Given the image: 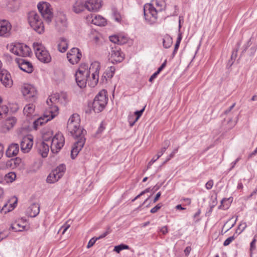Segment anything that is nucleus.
<instances>
[{
	"label": "nucleus",
	"mask_w": 257,
	"mask_h": 257,
	"mask_svg": "<svg viewBox=\"0 0 257 257\" xmlns=\"http://www.w3.org/2000/svg\"><path fill=\"white\" fill-rule=\"evenodd\" d=\"M80 116L74 113L70 116L67 122V128L75 140L73 145H84L85 143L84 135L86 132L80 128Z\"/></svg>",
	"instance_id": "1"
},
{
	"label": "nucleus",
	"mask_w": 257,
	"mask_h": 257,
	"mask_svg": "<svg viewBox=\"0 0 257 257\" xmlns=\"http://www.w3.org/2000/svg\"><path fill=\"white\" fill-rule=\"evenodd\" d=\"M155 2L157 6L160 7L158 10L151 4L145 5L144 8L145 18L151 24L155 23L158 18V12L162 11L165 5L163 0H155Z\"/></svg>",
	"instance_id": "2"
},
{
	"label": "nucleus",
	"mask_w": 257,
	"mask_h": 257,
	"mask_svg": "<svg viewBox=\"0 0 257 257\" xmlns=\"http://www.w3.org/2000/svg\"><path fill=\"white\" fill-rule=\"evenodd\" d=\"M107 101L106 91L104 90L100 91L95 97L91 104L93 111L96 113L102 111L105 108Z\"/></svg>",
	"instance_id": "3"
},
{
	"label": "nucleus",
	"mask_w": 257,
	"mask_h": 257,
	"mask_svg": "<svg viewBox=\"0 0 257 257\" xmlns=\"http://www.w3.org/2000/svg\"><path fill=\"white\" fill-rule=\"evenodd\" d=\"M28 19L30 25L34 31L40 34L44 32V26L42 19L35 11L29 13Z\"/></svg>",
	"instance_id": "4"
},
{
	"label": "nucleus",
	"mask_w": 257,
	"mask_h": 257,
	"mask_svg": "<svg viewBox=\"0 0 257 257\" xmlns=\"http://www.w3.org/2000/svg\"><path fill=\"white\" fill-rule=\"evenodd\" d=\"M9 47L10 52L16 55L26 57L31 55V50L27 45L22 43L11 44Z\"/></svg>",
	"instance_id": "5"
},
{
	"label": "nucleus",
	"mask_w": 257,
	"mask_h": 257,
	"mask_svg": "<svg viewBox=\"0 0 257 257\" xmlns=\"http://www.w3.org/2000/svg\"><path fill=\"white\" fill-rule=\"evenodd\" d=\"M37 7L42 17L48 23H50L53 18L50 5L47 2H40L38 4Z\"/></svg>",
	"instance_id": "6"
},
{
	"label": "nucleus",
	"mask_w": 257,
	"mask_h": 257,
	"mask_svg": "<svg viewBox=\"0 0 257 257\" xmlns=\"http://www.w3.org/2000/svg\"><path fill=\"white\" fill-rule=\"evenodd\" d=\"M124 58V55L121 51L120 48L118 46H111L109 52V60L113 64L120 63Z\"/></svg>",
	"instance_id": "7"
},
{
	"label": "nucleus",
	"mask_w": 257,
	"mask_h": 257,
	"mask_svg": "<svg viewBox=\"0 0 257 257\" xmlns=\"http://www.w3.org/2000/svg\"><path fill=\"white\" fill-rule=\"evenodd\" d=\"M54 110L55 112H53L52 110L50 111L49 113L50 115L44 114L43 117H41L38 118L37 120H35L33 122V127L35 130H37L38 126L40 125H42L46 122H47L48 121L52 119L56 115V113L58 110V107L56 106H55L54 107Z\"/></svg>",
	"instance_id": "8"
},
{
	"label": "nucleus",
	"mask_w": 257,
	"mask_h": 257,
	"mask_svg": "<svg viewBox=\"0 0 257 257\" xmlns=\"http://www.w3.org/2000/svg\"><path fill=\"white\" fill-rule=\"evenodd\" d=\"M88 76V70L79 69L76 72L75 75L76 82L80 88H84L86 86Z\"/></svg>",
	"instance_id": "9"
},
{
	"label": "nucleus",
	"mask_w": 257,
	"mask_h": 257,
	"mask_svg": "<svg viewBox=\"0 0 257 257\" xmlns=\"http://www.w3.org/2000/svg\"><path fill=\"white\" fill-rule=\"evenodd\" d=\"M22 92L27 99H30V101H34L37 94L36 88L33 85L28 84L24 85Z\"/></svg>",
	"instance_id": "10"
},
{
	"label": "nucleus",
	"mask_w": 257,
	"mask_h": 257,
	"mask_svg": "<svg viewBox=\"0 0 257 257\" xmlns=\"http://www.w3.org/2000/svg\"><path fill=\"white\" fill-rule=\"evenodd\" d=\"M82 54L77 48H72L67 54V58L72 64H77L81 58Z\"/></svg>",
	"instance_id": "11"
},
{
	"label": "nucleus",
	"mask_w": 257,
	"mask_h": 257,
	"mask_svg": "<svg viewBox=\"0 0 257 257\" xmlns=\"http://www.w3.org/2000/svg\"><path fill=\"white\" fill-rule=\"evenodd\" d=\"M0 81L6 87H11L13 85L11 74L5 69L0 71Z\"/></svg>",
	"instance_id": "12"
},
{
	"label": "nucleus",
	"mask_w": 257,
	"mask_h": 257,
	"mask_svg": "<svg viewBox=\"0 0 257 257\" xmlns=\"http://www.w3.org/2000/svg\"><path fill=\"white\" fill-rule=\"evenodd\" d=\"M12 25L5 20H0V36L8 37L10 36Z\"/></svg>",
	"instance_id": "13"
},
{
	"label": "nucleus",
	"mask_w": 257,
	"mask_h": 257,
	"mask_svg": "<svg viewBox=\"0 0 257 257\" xmlns=\"http://www.w3.org/2000/svg\"><path fill=\"white\" fill-rule=\"evenodd\" d=\"M15 60L20 69L23 71L28 73H31L33 72V67L32 63L29 61L23 59L19 58H16Z\"/></svg>",
	"instance_id": "14"
},
{
	"label": "nucleus",
	"mask_w": 257,
	"mask_h": 257,
	"mask_svg": "<svg viewBox=\"0 0 257 257\" xmlns=\"http://www.w3.org/2000/svg\"><path fill=\"white\" fill-rule=\"evenodd\" d=\"M101 0H87L86 1V9L89 12H97L102 7Z\"/></svg>",
	"instance_id": "15"
},
{
	"label": "nucleus",
	"mask_w": 257,
	"mask_h": 257,
	"mask_svg": "<svg viewBox=\"0 0 257 257\" xmlns=\"http://www.w3.org/2000/svg\"><path fill=\"white\" fill-rule=\"evenodd\" d=\"M37 58L41 62L45 63H49L51 61V57L48 51L43 49L36 53V55Z\"/></svg>",
	"instance_id": "16"
},
{
	"label": "nucleus",
	"mask_w": 257,
	"mask_h": 257,
	"mask_svg": "<svg viewBox=\"0 0 257 257\" xmlns=\"http://www.w3.org/2000/svg\"><path fill=\"white\" fill-rule=\"evenodd\" d=\"M86 1L83 0H77L76 1L73 7V11L77 14L83 12L86 9Z\"/></svg>",
	"instance_id": "17"
},
{
	"label": "nucleus",
	"mask_w": 257,
	"mask_h": 257,
	"mask_svg": "<svg viewBox=\"0 0 257 257\" xmlns=\"http://www.w3.org/2000/svg\"><path fill=\"white\" fill-rule=\"evenodd\" d=\"M40 212V205L37 203H33L27 209V213L32 217H36Z\"/></svg>",
	"instance_id": "18"
},
{
	"label": "nucleus",
	"mask_w": 257,
	"mask_h": 257,
	"mask_svg": "<svg viewBox=\"0 0 257 257\" xmlns=\"http://www.w3.org/2000/svg\"><path fill=\"white\" fill-rule=\"evenodd\" d=\"M91 19L92 23L95 25L99 26H105L106 23L105 19L100 15H91Z\"/></svg>",
	"instance_id": "19"
},
{
	"label": "nucleus",
	"mask_w": 257,
	"mask_h": 257,
	"mask_svg": "<svg viewBox=\"0 0 257 257\" xmlns=\"http://www.w3.org/2000/svg\"><path fill=\"white\" fill-rule=\"evenodd\" d=\"M115 71V68L114 66L108 67L104 72L101 78V80L104 82L105 80V81L106 82L107 79H111L113 76Z\"/></svg>",
	"instance_id": "20"
},
{
	"label": "nucleus",
	"mask_w": 257,
	"mask_h": 257,
	"mask_svg": "<svg viewBox=\"0 0 257 257\" xmlns=\"http://www.w3.org/2000/svg\"><path fill=\"white\" fill-rule=\"evenodd\" d=\"M42 164L43 161L41 159H36L30 166L29 168V172L30 173L37 172L41 168Z\"/></svg>",
	"instance_id": "21"
},
{
	"label": "nucleus",
	"mask_w": 257,
	"mask_h": 257,
	"mask_svg": "<svg viewBox=\"0 0 257 257\" xmlns=\"http://www.w3.org/2000/svg\"><path fill=\"white\" fill-rule=\"evenodd\" d=\"M65 139L61 133L56 134L52 139L51 145H64Z\"/></svg>",
	"instance_id": "22"
},
{
	"label": "nucleus",
	"mask_w": 257,
	"mask_h": 257,
	"mask_svg": "<svg viewBox=\"0 0 257 257\" xmlns=\"http://www.w3.org/2000/svg\"><path fill=\"white\" fill-rule=\"evenodd\" d=\"M19 146H9L6 150V154L8 157H12L16 156L19 151Z\"/></svg>",
	"instance_id": "23"
},
{
	"label": "nucleus",
	"mask_w": 257,
	"mask_h": 257,
	"mask_svg": "<svg viewBox=\"0 0 257 257\" xmlns=\"http://www.w3.org/2000/svg\"><path fill=\"white\" fill-rule=\"evenodd\" d=\"M9 161L11 164V168L12 169L17 168L21 169L23 167V163L22 159L19 157H17L15 159H11L9 160Z\"/></svg>",
	"instance_id": "24"
},
{
	"label": "nucleus",
	"mask_w": 257,
	"mask_h": 257,
	"mask_svg": "<svg viewBox=\"0 0 257 257\" xmlns=\"http://www.w3.org/2000/svg\"><path fill=\"white\" fill-rule=\"evenodd\" d=\"M60 43L58 44V49L61 53L66 51L68 49V41L64 38H61Z\"/></svg>",
	"instance_id": "25"
},
{
	"label": "nucleus",
	"mask_w": 257,
	"mask_h": 257,
	"mask_svg": "<svg viewBox=\"0 0 257 257\" xmlns=\"http://www.w3.org/2000/svg\"><path fill=\"white\" fill-rule=\"evenodd\" d=\"M17 119L15 117H11L6 118L4 123V127L8 131L13 127L16 123Z\"/></svg>",
	"instance_id": "26"
},
{
	"label": "nucleus",
	"mask_w": 257,
	"mask_h": 257,
	"mask_svg": "<svg viewBox=\"0 0 257 257\" xmlns=\"http://www.w3.org/2000/svg\"><path fill=\"white\" fill-rule=\"evenodd\" d=\"M61 178L54 170H53L47 177L46 181L48 183H54Z\"/></svg>",
	"instance_id": "27"
},
{
	"label": "nucleus",
	"mask_w": 257,
	"mask_h": 257,
	"mask_svg": "<svg viewBox=\"0 0 257 257\" xmlns=\"http://www.w3.org/2000/svg\"><path fill=\"white\" fill-rule=\"evenodd\" d=\"M172 38L168 34H166L163 39V47L166 49L169 48L172 46Z\"/></svg>",
	"instance_id": "28"
},
{
	"label": "nucleus",
	"mask_w": 257,
	"mask_h": 257,
	"mask_svg": "<svg viewBox=\"0 0 257 257\" xmlns=\"http://www.w3.org/2000/svg\"><path fill=\"white\" fill-rule=\"evenodd\" d=\"M100 69V63L97 61H94L92 62L89 67V69L88 71V75H90L91 73L93 72H99Z\"/></svg>",
	"instance_id": "29"
},
{
	"label": "nucleus",
	"mask_w": 257,
	"mask_h": 257,
	"mask_svg": "<svg viewBox=\"0 0 257 257\" xmlns=\"http://www.w3.org/2000/svg\"><path fill=\"white\" fill-rule=\"evenodd\" d=\"M49 146H39L38 148L39 153L43 158H46L48 156L49 151Z\"/></svg>",
	"instance_id": "30"
},
{
	"label": "nucleus",
	"mask_w": 257,
	"mask_h": 257,
	"mask_svg": "<svg viewBox=\"0 0 257 257\" xmlns=\"http://www.w3.org/2000/svg\"><path fill=\"white\" fill-rule=\"evenodd\" d=\"M25 225L21 224L19 221L15 222L12 224L11 228L15 231H22L25 229Z\"/></svg>",
	"instance_id": "31"
},
{
	"label": "nucleus",
	"mask_w": 257,
	"mask_h": 257,
	"mask_svg": "<svg viewBox=\"0 0 257 257\" xmlns=\"http://www.w3.org/2000/svg\"><path fill=\"white\" fill-rule=\"evenodd\" d=\"M20 145H33V138L32 136L28 135L24 137L21 141Z\"/></svg>",
	"instance_id": "32"
},
{
	"label": "nucleus",
	"mask_w": 257,
	"mask_h": 257,
	"mask_svg": "<svg viewBox=\"0 0 257 257\" xmlns=\"http://www.w3.org/2000/svg\"><path fill=\"white\" fill-rule=\"evenodd\" d=\"M35 110V106L33 104H29L26 105L23 110L24 113L25 115L29 116L32 114Z\"/></svg>",
	"instance_id": "33"
},
{
	"label": "nucleus",
	"mask_w": 257,
	"mask_h": 257,
	"mask_svg": "<svg viewBox=\"0 0 257 257\" xmlns=\"http://www.w3.org/2000/svg\"><path fill=\"white\" fill-rule=\"evenodd\" d=\"M83 147V146H74L71 151V157L72 159H75L77 157Z\"/></svg>",
	"instance_id": "34"
},
{
	"label": "nucleus",
	"mask_w": 257,
	"mask_h": 257,
	"mask_svg": "<svg viewBox=\"0 0 257 257\" xmlns=\"http://www.w3.org/2000/svg\"><path fill=\"white\" fill-rule=\"evenodd\" d=\"M58 175L62 177L66 170L65 165L63 164L59 165L54 170Z\"/></svg>",
	"instance_id": "35"
},
{
	"label": "nucleus",
	"mask_w": 257,
	"mask_h": 257,
	"mask_svg": "<svg viewBox=\"0 0 257 257\" xmlns=\"http://www.w3.org/2000/svg\"><path fill=\"white\" fill-rule=\"evenodd\" d=\"M145 106L144 108H143L142 109L135 111V113L133 114V115H135L136 116L135 120L133 121L130 120L131 122V123L132 125H134L135 123L138 121V120L139 119V118L142 115L143 112L145 110Z\"/></svg>",
	"instance_id": "36"
},
{
	"label": "nucleus",
	"mask_w": 257,
	"mask_h": 257,
	"mask_svg": "<svg viewBox=\"0 0 257 257\" xmlns=\"http://www.w3.org/2000/svg\"><path fill=\"white\" fill-rule=\"evenodd\" d=\"M9 112L8 107L6 105L0 106V119L5 118Z\"/></svg>",
	"instance_id": "37"
},
{
	"label": "nucleus",
	"mask_w": 257,
	"mask_h": 257,
	"mask_svg": "<svg viewBox=\"0 0 257 257\" xmlns=\"http://www.w3.org/2000/svg\"><path fill=\"white\" fill-rule=\"evenodd\" d=\"M112 16L115 21L117 22H120L121 20V17L120 14L118 12L117 9L115 7H113L111 9Z\"/></svg>",
	"instance_id": "38"
},
{
	"label": "nucleus",
	"mask_w": 257,
	"mask_h": 257,
	"mask_svg": "<svg viewBox=\"0 0 257 257\" xmlns=\"http://www.w3.org/2000/svg\"><path fill=\"white\" fill-rule=\"evenodd\" d=\"M91 73V78L92 79L91 85L93 87L95 86L98 83L99 80V72H93Z\"/></svg>",
	"instance_id": "39"
},
{
	"label": "nucleus",
	"mask_w": 257,
	"mask_h": 257,
	"mask_svg": "<svg viewBox=\"0 0 257 257\" xmlns=\"http://www.w3.org/2000/svg\"><path fill=\"white\" fill-rule=\"evenodd\" d=\"M247 227V225L246 222H241L238 226L237 229H236L235 235H238L240 234Z\"/></svg>",
	"instance_id": "40"
},
{
	"label": "nucleus",
	"mask_w": 257,
	"mask_h": 257,
	"mask_svg": "<svg viewBox=\"0 0 257 257\" xmlns=\"http://www.w3.org/2000/svg\"><path fill=\"white\" fill-rule=\"evenodd\" d=\"M16 178V175L14 172H10L5 175V180L7 182H12Z\"/></svg>",
	"instance_id": "41"
},
{
	"label": "nucleus",
	"mask_w": 257,
	"mask_h": 257,
	"mask_svg": "<svg viewBox=\"0 0 257 257\" xmlns=\"http://www.w3.org/2000/svg\"><path fill=\"white\" fill-rule=\"evenodd\" d=\"M118 35L119 38L118 45H123L128 42V38L126 36L123 34H119Z\"/></svg>",
	"instance_id": "42"
},
{
	"label": "nucleus",
	"mask_w": 257,
	"mask_h": 257,
	"mask_svg": "<svg viewBox=\"0 0 257 257\" xmlns=\"http://www.w3.org/2000/svg\"><path fill=\"white\" fill-rule=\"evenodd\" d=\"M128 248L129 246L127 245L124 244H120L118 245L115 246L113 250L117 253H119L121 250L123 249H127Z\"/></svg>",
	"instance_id": "43"
},
{
	"label": "nucleus",
	"mask_w": 257,
	"mask_h": 257,
	"mask_svg": "<svg viewBox=\"0 0 257 257\" xmlns=\"http://www.w3.org/2000/svg\"><path fill=\"white\" fill-rule=\"evenodd\" d=\"M33 48L35 52V54L36 55V53L40 52L42 50H43V47L41 45V44H40L39 43H33Z\"/></svg>",
	"instance_id": "44"
},
{
	"label": "nucleus",
	"mask_w": 257,
	"mask_h": 257,
	"mask_svg": "<svg viewBox=\"0 0 257 257\" xmlns=\"http://www.w3.org/2000/svg\"><path fill=\"white\" fill-rule=\"evenodd\" d=\"M9 168H11L9 160L7 162H0V170H6Z\"/></svg>",
	"instance_id": "45"
},
{
	"label": "nucleus",
	"mask_w": 257,
	"mask_h": 257,
	"mask_svg": "<svg viewBox=\"0 0 257 257\" xmlns=\"http://www.w3.org/2000/svg\"><path fill=\"white\" fill-rule=\"evenodd\" d=\"M237 237V235H235V233H234V234L230 236L229 237L227 238L223 242V245L224 246H227L236 237Z\"/></svg>",
	"instance_id": "46"
},
{
	"label": "nucleus",
	"mask_w": 257,
	"mask_h": 257,
	"mask_svg": "<svg viewBox=\"0 0 257 257\" xmlns=\"http://www.w3.org/2000/svg\"><path fill=\"white\" fill-rule=\"evenodd\" d=\"M50 135H51V133H50ZM49 134H44L43 136V141L41 143V145H47L46 142H52V138H51V136H49Z\"/></svg>",
	"instance_id": "47"
},
{
	"label": "nucleus",
	"mask_w": 257,
	"mask_h": 257,
	"mask_svg": "<svg viewBox=\"0 0 257 257\" xmlns=\"http://www.w3.org/2000/svg\"><path fill=\"white\" fill-rule=\"evenodd\" d=\"M109 40L114 43V46L116 45L115 44H117L118 45V41H119V38H118V35H114L112 36H110L109 37Z\"/></svg>",
	"instance_id": "48"
},
{
	"label": "nucleus",
	"mask_w": 257,
	"mask_h": 257,
	"mask_svg": "<svg viewBox=\"0 0 257 257\" xmlns=\"http://www.w3.org/2000/svg\"><path fill=\"white\" fill-rule=\"evenodd\" d=\"M63 146H50L51 152L53 154H56L59 152Z\"/></svg>",
	"instance_id": "49"
},
{
	"label": "nucleus",
	"mask_w": 257,
	"mask_h": 257,
	"mask_svg": "<svg viewBox=\"0 0 257 257\" xmlns=\"http://www.w3.org/2000/svg\"><path fill=\"white\" fill-rule=\"evenodd\" d=\"M178 148H177L175 149L169 155L168 157L166 159V161L164 162V163H166L168 161H169L171 158L174 157L175 154L178 152Z\"/></svg>",
	"instance_id": "50"
},
{
	"label": "nucleus",
	"mask_w": 257,
	"mask_h": 257,
	"mask_svg": "<svg viewBox=\"0 0 257 257\" xmlns=\"http://www.w3.org/2000/svg\"><path fill=\"white\" fill-rule=\"evenodd\" d=\"M32 146H21V150L25 153H28L32 149Z\"/></svg>",
	"instance_id": "51"
},
{
	"label": "nucleus",
	"mask_w": 257,
	"mask_h": 257,
	"mask_svg": "<svg viewBox=\"0 0 257 257\" xmlns=\"http://www.w3.org/2000/svg\"><path fill=\"white\" fill-rule=\"evenodd\" d=\"M70 224L68 223V222H66L62 226L60 230H62V233L64 234L67 230L69 228Z\"/></svg>",
	"instance_id": "52"
},
{
	"label": "nucleus",
	"mask_w": 257,
	"mask_h": 257,
	"mask_svg": "<svg viewBox=\"0 0 257 257\" xmlns=\"http://www.w3.org/2000/svg\"><path fill=\"white\" fill-rule=\"evenodd\" d=\"M213 185V181L212 180H209L205 184V187L207 189H211Z\"/></svg>",
	"instance_id": "53"
},
{
	"label": "nucleus",
	"mask_w": 257,
	"mask_h": 257,
	"mask_svg": "<svg viewBox=\"0 0 257 257\" xmlns=\"http://www.w3.org/2000/svg\"><path fill=\"white\" fill-rule=\"evenodd\" d=\"M162 204H158L157 205H156L154 207L151 209V212L152 213H154L157 212V211L161 208L162 207Z\"/></svg>",
	"instance_id": "54"
},
{
	"label": "nucleus",
	"mask_w": 257,
	"mask_h": 257,
	"mask_svg": "<svg viewBox=\"0 0 257 257\" xmlns=\"http://www.w3.org/2000/svg\"><path fill=\"white\" fill-rule=\"evenodd\" d=\"M97 240V238H92L88 242L87 244V248L91 247L93 245V244L95 243L96 241Z\"/></svg>",
	"instance_id": "55"
},
{
	"label": "nucleus",
	"mask_w": 257,
	"mask_h": 257,
	"mask_svg": "<svg viewBox=\"0 0 257 257\" xmlns=\"http://www.w3.org/2000/svg\"><path fill=\"white\" fill-rule=\"evenodd\" d=\"M217 203V196H215V197L213 199H212V203L210 204V210H212V208L216 205Z\"/></svg>",
	"instance_id": "56"
},
{
	"label": "nucleus",
	"mask_w": 257,
	"mask_h": 257,
	"mask_svg": "<svg viewBox=\"0 0 257 257\" xmlns=\"http://www.w3.org/2000/svg\"><path fill=\"white\" fill-rule=\"evenodd\" d=\"M228 199H227V198H224L222 199V200L221 201V204L218 206V208L220 209H225L226 208H227V207H226V208H225V206L224 205H223V203L228 200Z\"/></svg>",
	"instance_id": "57"
},
{
	"label": "nucleus",
	"mask_w": 257,
	"mask_h": 257,
	"mask_svg": "<svg viewBox=\"0 0 257 257\" xmlns=\"http://www.w3.org/2000/svg\"><path fill=\"white\" fill-rule=\"evenodd\" d=\"M167 63V60H166L162 64V65L158 68L157 70L158 73H160L161 71L165 68V67Z\"/></svg>",
	"instance_id": "58"
},
{
	"label": "nucleus",
	"mask_w": 257,
	"mask_h": 257,
	"mask_svg": "<svg viewBox=\"0 0 257 257\" xmlns=\"http://www.w3.org/2000/svg\"><path fill=\"white\" fill-rule=\"evenodd\" d=\"M237 54V49L234 50L232 51V55H231V58H230V59H231V61L235 60V59L236 58Z\"/></svg>",
	"instance_id": "59"
},
{
	"label": "nucleus",
	"mask_w": 257,
	"mask_h": 257,
	"mask_svg": "<svg viewBox=\"0 0 257 257\" xmlns=\"http://www.w3.org/2000/svg\"><path fill=\"white\" fill-rule=\"evenodd\" d=\"M240 160V158L238 157L237 158L234 162H232L231 163V167L229 169V171L231 170L235 166L236 163Z\"/></svg>",
	"instance_id": "60"
},
{
	"label": "nucleus",
	"mask_w": 257,
	"mask_h": 257,
	"mask_svg": "<svg viewBox=\"0 0 257 257\" xmlns=\"http://www.w3.org/2000/svg\"><path fill=\"white\" fill-rule=\"evenodd\" d=\"M135 117H136L135 115H133V114L129 115L128 116V121L130 125L131 126H133L134 125L131 124V122L130 120H133V121L134 120Z\"/></svg>",
	"instance_id": "61"
},
{
	"label": "nucleus",
	"mask_w": 257,
	"mask_h": 257,
	"mask_svg": "<svg viewBox=\"0 0 257 257\" xmlns=\"http://www.w3.org/2000/svg\"><path fill=\"white\" fill-rule=\"evenodd\" d=\"M160 231L163 234H165L168 232V228L167 226H164L161 227L160 229Z\"/></svg>",
	"instance_id": "62"
},
{
	"label": "nucleus",
	"mask_w": 257,
	"mask_h": 257,
	"mask_svg": "<svg viewBox=\"0 0 257 257\" xmlns=\"http://www.w3.org/2000/svg\"><path fill=\"white\" fill-rule=\"evenodd\" d=\"M159 74L157 71L155 72L149 78V81L152 82L153 80L157 77V76Z\"/></svg>",
	"instance_id": "63"
},
{
	"label": "nucleus",
	"mask_w": 257,
	"mask_h": 257,
	"mask_svg": "<svg viewBox=\"0 0 257 257\" xmlns=\"http://www.w3.org/2000/svg\"><path fill=\"white\" fill-rule=\"evenodd\" d=\"M257 154V148L251 153L248 155V159L251 158L252 157Z\"/></svg>",
	"instance_id": "64"
}]
</instances>
